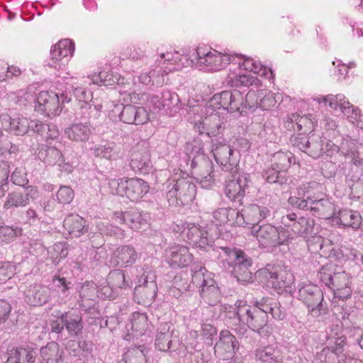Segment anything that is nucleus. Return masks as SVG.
<instances>
[{
  "instance_id": "nucleus-1",
  "label": "nucleus",
  "mask_w": 363,
  "mask_h": 363,
  "mask_svg": "<svg viewBox=\"0 0 363 363\" xmlns=\"http://www.w3.org/2000/svg\"><path fill=\"white\" fill-rule=\"evenodd\" d=\"M219 254L223 267L230 270L238 281L246 284L253 281L252 273L249 268L252 264V259L242 250L235 247H221Z\"/></svg>"
},
{
  "instance_id": "nucleus-2",
  "label": "nucleus",
  "mask_w": 363,
  "mask_h": 363,
  "mask_svg": "<svg viewBox=\"0 0 363 363\" xmlns=\"http://www.w3.org/2000/svg\"><path fill=\"white\" fill-rule=\"evenodd\" d=\"M188 157L191 160V167L199 181L202 187L208 188L213 182V163L209 157L204 154L201 143L194 140L192 143L188 144Z\"/></svg>"
},
{
  "instance_id": "nucleus-3",
  "label": "nucleus",
  "mask_w": 363,
  "mask_h": 363,
  "mask_svg": "<svg viewBox=\"0 0 363 363\" xmlns=\"http://www.w3.org/2000/svg\"><path fill=\"white\" fill-rule=\"evenodd\" d=\"M166 197L170 206H180L189 204L195 198L196 185L189 178L169 179L165 184Z\"/></svg>"
},
{
  "instance_id": "nucleus-4",
  "label": "nucleus",
  "mask_w": 363,
  "mask_h": 363,
  "mask_svg": "<svg viewBox=\"0 0 363 363\" xmlns=\"http://www.w3.org/2000/svg\"><path fill=\"white\" fill-rule=\"evenodd\" d=\"M191 62L196 60V65L206 71L217 72L225 69L231 61L229 55L206 46H199L194 52Z\"/></svg>"
},
{
  "instance_id": "nucleus-5",
  "label": "nucleus",
  "mask_w": 363,
  "mask_h": 363,
  "mask_svg": "<svg viewBox=\"0 0 363 363\" xmlns=\"http://www.w3.org/2000/svg\"><path fill=\"white\" fill-rule=\"evenodd\" d=\"M249 93L245 96L243 94L237 89L233 91H223L216 94L209 101V106L214 109L223 108L228 112H239L242 113L244 108L252 106L247 104V98Z\"/></svg>"
},
{
  "instance_id": "nucleus-6",
  "label": "nucleus",
  "mask_w": 363,
  "mask_h": 363,
  "mask_svg": "<svg viewBox=\"0 0 363 363\" xmlns=\"http://www.w3.org/2000/svg\"><path fill=\"white\" fill-rule=\"evenodd\" d=\"M212 143L211 151L216 162L223 171L229 172L234 178L238 172V164L233 149L221 138L212 140Z\"/></svg>"
},
{
  "instance_id": "nucleus-7",
  "label": "nucleus",
  "mask_w": 363,
  "mask_h": 363,
  "mask_svg": "<svg viewBox=\"0 0 363 363\" xmlns=\"http://www.w3.org/2000/svg\"><path fill=\"white\" fill-rule=\"evenodd\" d=\"M258 273L264 277L268 284L279 294H281L286 288H290L294 282V275L280 265H267Z\"/></svg>"
},
{
  "instance_id": "nucleus-8",
  "label": "nucleus",
  "mask_w": 363,
  "mask_h": 363,
  "mask_svg": "<svg viewBox=\"0 0 363 363\" xmlns=\"http://www.w3.org/2000/svg\"><path fill=\"white\" fill-rule=\"evenodd\" d=\"M242 325L262 336H267L269 333L268 315L256 307L242 304L241 311Z\"/></svg>"
},
{
  "instance_id": "nucleus-9",
  "label": "nucleus",
  "mask_w": 363,
  "mask_h": 363,
  "mask_svg": "<svg viewBox=\"0 0 363 363\" xmlns=\"http://www.w3.org/2000/svg\"><path fill=\"white\" fill-rule=\"evenodd\" d=\"M257 240L264 247H276L286 244L290 239L288 231L279 230L275 226L265 224L252 231Z\"/></svg>"
},
{
  "instance_id": "nucleus-10",
  "label": "nucleus",
  "mask_w": 363,
  "mask_h": 363,
  "mask_svg": "<svg viewBox=\"0 0 363 363\" xmlns=\"http://www.w3.org/2000/svg\"><path fill=\"white\" fill-rule=\"evenodd\" d=\"M118 113L120 120L125 123L141 125L148 121V113L145 108L133 105H116L112 111Z\"/></svg>"
},
{
  "instance_id": "nucleus-11",
  "label": "nucleus",
  "mask_w": 363,
  "mask_h": 363,
  "mask_svg": "<svg viewBox=\"0 0 363 363\" xmlns=\"http://www.w3.org/2000/svg\"><path fill=\"white\" fill-rule=\"evenodd\" d=\"M315 189H320L315 182L303 184L297 189L298 196L289 197V203L301 210L311 211L312 200L317 199L315 197Z\"/></svg>"
},
{
  "instance_id": "nucleus-12",
  "label": "nucleus",
  "mask_w": 363,
  "mask_h": 363,
  "mask_svg": "<svg viewBox=\"0 0 363 363\" xmlns=\"http://www.w3.org/2000/svg\"><path fill=\"white\" fill-rule=\"evenodd\" d=\"M74 51V45L69 39H64L53 45L50 50V67L61 68L67 64Z\"/></svg>"
},
{
  "instance_id": "nucleus-13",
  "label": "nucleus",
  "mask_w": 363,
  "mask_h": 363,
  "mask_svg": "<svg viewBox=\"0 0 363 363\" xmlns=\"http://www.w3.org/2000/svg\"><path fill=\"white\" fill-rule=\"evenodd\" d=\"M130 166L135 172L141 174L148 173L150 167V155L146 142L138 143L130 155Z\"/></svg>"
},
{
  "instance_id": "nucleus-14",
  "label": "nucleus",
  "mask_w": 363,
  "mask_h": 363,
  "mask_svg": "<svg viewBox=\"0 0 363 363\" xmlns=\"http://www.w3.org/2000/svg\"><path fill=\"white\" fill-rule=\"evenodd\" d=\"M274 209L272 206L250 204L242 210L245 225H252V230L263 219L273 217Z\"/></svg>"
},
{
  "instance_id": "nucleus-15",
  "label": "nucleus",
  "mask_w": 363,
  "mask_h": 363,
  "mask_svg": "<svg viewBox=\"0 0 363 363\" xmlns=\"http://www.w3.org/2000/svg\"><path fill=\"white\" fill-rule=\"evenodd\" d=\"M35 108L48 117L59 115L62 111L59 94L52 91H41L37 97Z\"/></svg>"
},
{
  "instance_id": "nucleus-16",
  "label": "nucleus",
  "mask_w": 363,
  "mask_h": 363,
  "mask_svg": "<svg viewBox=\"0 0 363 363\" xmlns=\"http://www.w3.org/2000/svg\"><path fill=\"white\" fill-rule=\"evenodd\" d=\"M38 196V191L36 186L28 185L22 191H16L8 194L4 208L9 209L11 208L23 207L27 206L30 200L35 199Z\"/></svg>"
},
{
  "instance_id": "nucleus-17",
  "label": "nucleus",
  "mask_w": 363,
  "mask_h": 363,
  "mask_svg": "<svg viewBox=\"0 0 363 363\" xmlns=\"http://www.w3.org/2000/svg\"><path fill=\"white\" fill-rule=\"evenodd\" d=\"M242 301L237 302L234 306L228 304L220 306V311L223 313L225 323L239 335H244L246 332L245 326L242 325Z\"/></svg>"
},
{
  "instance_id": "nucleus-18",
  "label": "nucleus",
  "mask_w": 363,
  "mask_h": 363,
  "mask_svg": "<svg viewBox=\"0 0 363 363\" xmlns=\"http://www.w3.org/2000/svg\"><path fill=\"white\" fill-rule=\"evenodd\" d=\"M174 328L171 323H161L157 328L155 346L160 352L176 350V340L173 337Z\"/></svg>"
},
{
  "instance_id": "nucleus-19",
  "label": "nucleus",
  "mask_w": 363,
  "mask_h": 363,
  "mask_svg": "<svg viewBox=\"0 0 363 363\" xmlns=\"http://www.w3.org/2000/svg\"><path fill=\"white\" fill-rule=\"evenodd\" d=\"M150 218L148 213L140 212L138 209H130L128 211L115 214L116 223H124L135 230H140L147 225Z\"/></svg>"
},
{
  "instance_id": "nucleus-20",
  "label": "nucleus",
  "mask_w": 363,
  "mask_h": 363,
  "mask_svg": "<svg viewBox=\"0 0 363 363\" xmlns=\"http://www.w3.org/2000/svg\"><path fill=\"white\" fill-rule=\"evenodd\" d=\"M225 122L218 113H211L206 116L197 126L200 135L206 134L209 138L222 135L225 130Z\"/></svg>"
},
{
  "instance_id": "nucleus-21",
  "label": "nucleus",
  "mask_w": 363,
  "mask_h": 363,
  "mask_svg": "<svg viewBox=\"0 0 363 363\" xmlns=\"http://www.w3.org/2000/svg\"><path fill=\"white\" fill-rule=\"evenodd\" d=\"M184 232L189 243L195 247L208 250V248L212 246L213 240L208 236V233L204 228L195 224H188Z\"/></svg>"
},
{
  "instance_id": "nucleus-22",
  "label": "nucleus",
  "mask_w": 363,
  "mask_h": 363,
  "mask_svg": "<svg viewBox=\"0 0 363 363\" xmlns=\"http://www.w3.org/2000/svg\"><path fill=\"white\" fill-rule=\"evenodd\" d=\"M193 258V255L184 245H174L166 250V259L172 267H187L192 262Z\"/></svg>"
},
{
  "instance_id": "nucleus-23",
  "label": "nucleus",
  "mask_w": 363,
  "mask_h": 363,
  "mask_svg": "<svg viewBox=\"0 0 363 363\" xmlns=\"http://www.w3.org/2000/svg\"><path fill=\"white\" fill-rule=\"evenodd\" d=\"M155 278L152 273L143 272L134 289V296L141 299L153 300L157 291Z\"/></svg>"
},
{
  "instance_id": "nucleus-24",
  "label": "nucleus",
  "mask_w": 363,
  "mask_h": 363,
  "mask_svg": "<svg viewBox=\"0 0 363 363\" xmlns=\"http://www.w3.org/2000/svg\"><path fill=\"white\" fill-rule=\"evenodd\" d=\"M2 128L16 135H24L29 131L30 119L23 116L11 118L6 113L0 114Z\"/></svg>"
},
{
  "instance_id": "nucleus-25",
  "label": "nucleus",
  "mask_w": 363,
  "mask_h": 363,
  "mask_svg": "<svg viewBox=\"0 0 363 363\" xmlns=\"http://www.w3.org/2000/svg\"><path fill=\"white\" fill-rule=\"evenodd\" d=\"M98 286L92 281L84 282L80 289L79 296L80 300L79 306L82 311L85 312H90L96 303L98 297Z\"/></svg>"
},
{
  "instance_id": "nucleus-26",
  "label": "nucleus",
  "mask_w": 363,
  "mask_h": 363,
  "mask_svg": "<svg viewBox=\"0 0 363 363\" xmlns=\"http://www.w3.org/2000/svg\"><path fill=\"white\" fill-rule=\"evenodd\" d=\"M56 318H62L65 323V328L71 336H77L80 334L84 328L82 317L76 311H67L62 313L60 311L55 312Z\"/></svg>"
},
{
  "instance_id": "nucleus-27",
  "label": "nucleus",
  "mask_w": 363,
  "mask_h": 363,
  "mask_svg": "<svg viewBox=\"0 0 363 363\" xmlns=\"http://www.w3.org/2000/svg\"><path fill=\"white\" fill-rule=\"evenodd\" d=\"M51 290L45 286H30L25 291V301L30 306H42L50 299Z\"/></svg>"
},
{
  "instance_id": "nucleus-28",
  "label": "nucleus",
  "mask_w": 363,
  "mask_h": 363,
  "mask_svg": "<svg viewBox=\"0 0 363 363\" xmlns=\"http://www.w3.org/2000/svg\"><path fill=\"white\" fill-rule=\"evenodd\" d=\"M331 288L334 291L335 297L341 300L347 299L352 295L350 287V277L345 272L333 273V280Z\"/></svg>"
},
{
  "instance_id": "nucleus-29",
  "label": "nucleus",
  "mask_w": 363,
  "mask_h": 363,
  "mask_svg": "<svg viewBox=\"0 0 363 363\" xmlns=\"http://www.w3.org/2000/svg\"><path fill=\"white\" fill-rule=\"evenodd\" d=\"M257 363H284V356L277 346L268 345L257 348L254 352Z\"/></svg>"
},
{
  "instance_id": "nucleus-30",
  "label": "nucleus",
  "mask_w": 363,
  "mask_h": 363,
  "mask_svg": "<svg viewBox=\"0 0 363 363\" xmlns=\"http://www.w3.org/2000/svg\"><path fill=\"white\" fill-rule=\"evenodd\" d=\"M138 258L135 249L131 245H121L112 254L111 262L118 267H128L133 264Z\"/></svg>"
},
{
  "instance_id": "nucleus-31",
  "label": "nucleus",
  "mask_w": 363,
  "mask_h": 363,
  "mask_svg": "<svg viewBox=\"0 0 363 363\" xmlns=\"http://www.w3.org/2000/svg\"><path fill=\"white\" fill-rule=\"evenodd\" d=\"M320 189H315V197L312 200L311 212L322 218H330L335 216V208L333 203L328 199L321 197Z\"/></svg>"
},
{
  "instance_id": "nucleus-32",
  "label": "nucleus",
  "mask_w": 363,
  "mask_h": 363,
  "mask_svg": "<svg viewBox=\"0 0 363 363\" xmlns=\"http://www.w3.org/2000/svg\"><path fill=\"white\" fill-rule=\"evenodd\" d=\"M248 186L247 179L245 176H239L237 179H230L225 186L226 196L234 202L242 203L245 194V189Z\"/></svg>"
},
{
  "instance_id": "nucleus-33",
  "label": "nucleus",
  "mask_w": 363,
  "mask_h": 363,
  "mask_svg": "<svg viewBox=\"0 0 363 363\" xmlns=\"http://www.w3.org/2000/svg\"><path fill=\"white\" fill-rule=\"evenodd\" d=\"M6 354V363H33L36 352L29 347H12L7 350Z\"/></svg>"
},
{
  "instance_id": "nucleus-34",
  "label": "nucleus",
  "mask_w": 363,
  "mask_h": 363,
  "mask_svg": "<svg viewBox=\"0 0 363 363\" xmlns=\"http://www.w3.org/2000/svg\"><path fill=\"white\" fill-rule=\"evenodd\" d=\"M215 349L218 352L223 353L225 358H230L233 357L238 349V342L228 330H222Z\"/></svg>"
},
{
  "instance_id": "nucleus-35",
  "label": "nucleus",
  "mask_w": 363,
  "mask_h": 363,
  "mask_svg": "<svg viewBox=\"0 0 363 363\" xmlns=\"http://www.w3.org/2000/svg\"><path fill=\"white\" fill-rule=\"evenodd\" d=\"M94 131V128L89 123H74L66 128L65 133L67 137L73 141L86 142L88 141Z\"/></svg>"
},
{
  "instance_id": "nucleus-36",
  "label": "nucleus",
  "mask_w": 363,
  "mask_h": 363,
  "mask_svg": "<svg viewBox=\"0 0 363 363\" xmlns=\"http://www.w3.org/2000/svg\"><path fill=\"white\" fill-rule=\"evenodd\" d=\"M298 295L308 308L315 304L320 305V302L323 301V292L316 285L308 284L301 287L299 289Z\"/></svg>"
},
{
  "instance_id": "nucleus-37",
  "label": "nucleus",
  "mask_w": 363,
  "mask_h": 363,
  "mask_svg": "<svg viewBox=\"0 0 363 363\" xmlns=\"http://www.w3.org/2000/svg\"><path fill=\"white\" fill-rule=\"evenodd\" d=\"M149 185L144 180L138 178L128 179L126 197L133 202H137L149 191Z\"/></svg>"
},
{
  "instance_id": "nucleus-38",
  "label": "nucleus",
  "mask_w": 363,
  "mask_h": 363,
  "mask_svg": "<svg viewBox=\"0 0 363 363\" xmlns=\"http://www.w3.org/2000/svg\"><path fill=\"white\" fill-rule=\"evenodd\" d=\"M63 226L72 237L79 238L86 230V220L79 215L70 214L65 218Z\"/></svg>"
},
{
  "instance_id": "nucleus-39",
  "label": "nucleus",
  "mask_w": 363,
  "mask_h": 363,
  "mask_svg": "<svg viewBox=\"0 0 363 363\" xmlns=\"http://www.w3.org/2000/svg\"><path fill=\"white\" fill-rule=\"evenodd\" d=\"M71 282L66 278L55 275L52 279V293L57 296V301L60 304L67 302L69 296Z\"/></svg>"
},
{
  "instance_id": "nucleus-40",
  "label": "nucleus",
  "mask_w": 363,
  "mask_h": 363,
  "mask_svg": "<svg viewBox=\"0 0 363 363\" xmlns=\"http://www.w3.org/2000/svg\"><path fill=\"white\" fill-rule=\"evenodd\" d=\"M42 360L46 363H59L62 360L63 351L56 342H50L40 349Z\"/></svg>"
},
{
  "instance_id": "nucleus-41",
  "label": "nucleus",
  "mask_w": 363,
  "mask_h": 363,
  "mask_svg": "<svg viewBox=\"0 0 363 363\" xmlns=\"http://www.w3.org/2000/svg\"><path fill=\"white\" fill-rule=\"evenodd\" d=\"M339 220V223L353 229H358L362 223V217L359 212L350 209L339 211L335 216Z\"/></svg>"
},
{
  "instance_id": "nucleus-42",
  "label": "nucleus",
  "mask_w": 363,
  "mask_h": 363,
  "mask_svg": "<svg viewBox=\"0 0 363 363\" xmlns=\"http://www.w3.org/2000/svg\"><path fill=\"white\" fill-rule=\"evenodd\" d=\"M38 155L39 159L50 165L58 164L60 167H62L64 164L62 154L55 147H43L39 150Z\"/></svg>"
},
{
  "instance_id": "nucleus-43",
  "label": "nucleus",
  "mask_w": 363,
  "mask_h": 363,
  "mask_svg": "<svg viewBox=\"0 0 363 363\" xmlns=\"http://www.w3.org/2000/svg\"><path fill=\"white\" fill-rule=\"evenodd\" d=\"M200 294L203 301L209 306H216L220 301V291L214 280H209L207 286L200 290Z\"/></svg>"
},
{
  "instance_id": "nucleus-44",
  "label": "nucleus",
  "mask_w": 363,
  "mask_h": 363,
  "mask_svg": "<svg viewBox=\"0 0 363 363\" xmlns=\"http://www.w3.org/2000/svg\"><path fill=\"white\" fill-rule=\"evenodd\" d=\"M281 223L295 234L301 235L303 225L306 224V218L300 217L297 219L296 213H290L281 217Z\"/></svg>"
},
{
  "instance_id": "nucleus-45",
  "label": "nucleus",
  "mask_w": 363,
  "mask_h": 363,
  "mask_svg": "<svg viewBox=\"0 0 363 363\" xmlns=\"http://www.w3.org/2000/svg\"><path fill=\"white\" fill-rule=\"evenodd\" d=\"M272 165L286 173L291 163H295V157L291 152L279 151L272 157Z\"/></svg>"
},
{
  "instance_id": "nucleus-46",
  "label": "nucleus",
  "mask_w": 363,
  "mask_h": 363,
  "mask_svg": "<svg viewBox=\"0 0 363 363\" xmlns=\"http://www.w3.org/2000/svg\"><path fill=\"white\" fill-rule=\"evenodd\" d=\"M316 101L320 104L323 102L325 104L328 103V105L331 109L335 111L340 110L343 113V107L345 108L349 104V101L345 99V97L342 94H328L325 96L318 97Z\"/></svg>"
},
{
  "instance_id": "nucleus-47",
  "label": "nucleus",
  "mask_w": 363,
  "mask_h": 363,
  "mask_svg": "<svg viewBox=\"0 0 363 363\" xmlns=\"http://www.w3.org/2000/svg\"><path fill=\"white\" fill-rule=\"evenodd\" d=\"M262 176L268 183L279 185L286 183L288 179L286 172L273 167V165L264 169Z\"/></svg>"
},
{
  "instance_id": "nucleus-48",
  "label": "nucleus",
  "mask_w": 363,
  "mask_h": 363,
  "mask_svg": "<svg viewBox=\"0 0 363 363\" xmlns=\"http://www.w3.org/2000/svg\"><path fill=\"white\" fill-rule=\"evenodd\" d=\"M92 82L100 86H112L120 83V78L113 73L101 71L98 74L93 75L91 78Z\"/></svg>"
},
{
  "instance_id": "nucleus-49",
  "label": "nucleus",
  "mask_w": 363,
  "mask_h": 363,
  "mask_svg": "<svg viewBox=\"0 0 363 363\" xmlns=\"http://www.w3.org/2000/svg\"><path fill=\"white\" fill-rule=\"evenodd\" d=\"M93 151L96 157L108 160H116L121 157L119 151L108 144L95 145Z\"/></svg>"
},
{
  "instance_id": "nucleus-50",
  "label": "nucleus",
  "mask_w": 363,
  "mask_h": 363,
  "mask_svg": "<svg viewBox=\"0 0 363 363\" xmlns=\"http://www.w3.org/2000/svg\"><path fill=\"white\" fill-rule=\"evenodd\" d=\"M21 228L4 225L0 221V244L12 242L17 236L21 235Z\"/></svg>"
},
{
  "instance_id": "nucleus-51",
  "label": "nucleus",
  "mask_w": 363,
  "mask_h": 363,
  "mask_svg": "<svg viewBox=\"0 0 363 363\" xmlns=\"http://www.w3.org/2000/svg\"><path fill=\"white\" fill-rule=\"evenodd\" d=\"M106 284H111L116 291L118 289L128 286L125 274L120 269L113 270L108 274L106 279Z\"/></svg>"
},
{
  "instance_id": "nucleus-52",
  "label": "nucleus",
  "mask_w": 363,
  "mask_h": 363,
  "mask_svg": "<svg viewBox=\"0 0 363 363\" xmlns=\"http://www.w3.org/2000/svg\"><path fill=\"white\" fill-rule=\"evenodd\" d=\"M130 325L132 330L135 333V335H143L148 325L147 316L140 313L134 314Z\"/></svg>"
},
{
  "instance_id": "nucleus-53",
  "label": "nucleus",
  "mask_w": 363,
  "mask_h": 363,
  "mask_svg": "<svg viewBox=\"0 0 363 363\" xmlns=\"http://www.w3.org/2000/svg\"><path fill=\"white\" fill-rule=\"evenodd\" d=\"M309 145L306 150V154L313 158H318L324 153V140L318 136L309 139Z\"/></svg>"
},
{
  "instance_id": "nucleus-54",
  "label": "nucleus",
  "mask_w": 363,
  "mask_h": 363,
  "mask_svg": "<svg viewBox=\"0 0 363 363\" xmlns=\"http://www.w3.org/2000/svg\"><path fill=\"white\" fill-rule=\"evenodd\" d=\"M9 162L5 160H0V197L5 195L9 190L8 179L10 172Z\"/></svg>"
},
{
  "instance_id": "nucleus-55",
  "label": "nucleus",
  "mask_w": 363,
  "mask_h": 363,
  "mask_svg": "<svg viewBox=\"0 0 363 363\" xmlns=\"http://www.w3.org/2000/svg\"><path fill=\"white\" fill-rule=\"evenodd\" d=\"M345 337L341 336L336 338L335 345L330 347L331 353L335 354L338 358V363H353L354 360L350 357H345L343 352V346L345 343Z\"/></svg>"
},
{
  "instance_id": "nucleus-56",
  "label": "nucleus",
  "mask_w": 363,
  "mask_h": 363,
  "mask_svg": "<svg viewBox=\"0 0 363 363\" xmlns=\"http://www.w3.org/2000/svg\"><path fill=\"white\" fill-rule=\"evenodd\" d=\"M11 182L16 186L26 187L29 181L27 178V172L23 166L16 167L11 172Z\"/></svg>"
},
{
  "instance_id": "nucleus-57",
  "label": "nucleus",
  "mask_w": 363,
  "mask_h": 363,
  "mask_svg": "<svg viewBox=\"0 0 363 363\" xmlns=\"http://www.w3.org/2000/svg\"><path fill=\"white\" fill-rule=\"evenodd\" d=\"M361 145L352 139L351 137L347 135L342 138L341 144L338 146L340 148V154L347 157L351 155L352 152L359 149Z\"/></svg>"
},
{
  "instance_id": "nucleus-58",
  "label": "nucleus",
  "mask_w": 363,
  "mask_h": 363,
  "mask_svg": "<svg viewBox=\"0 0 363 363\" xmlns=\"http://www.w3.org/2000/svg\"><path fill=\"white\" fill-rule=\"evenodd\" d=\"M314 118L313 115H306L301 117L297 116L296 119V125L301 133L307 134L311 132L314 127Z\"/></svg>"
},
{
  "instance_id": "nucleus-59",
  "label": "nucleus",
  "mask_w": 363,
  "mask_h": 363,
  "mask_svg": "<svg viewBox=\"0 0 363 363\" xmlns=\"http://www.w3.org/2000/svg\"><path fill=\"white\" fill-rule=\"evenodd\" d=\"M161 97L164 108H173L177 107L180 102V99L177 94L169 90H163L161 92Z\"/></svg>"
},
{
  "instance_id": "nucleus-60",
  "label": "nucleus",
  "mask_w": 363,
  "mask_h": 363,
  "mask_svg": "<svg viewBox=\"0 0 363 363\" xmlns=\"http://www.w3.org/2000/svg\"><path fill=\"white\" fill-rule=\"evenodd\" d=\"M209 280H213L210 274L207 273L205 268L201 267L199 270L196 271L192 275V282L196 286L202 289L203 287L207 286V282Z\"/></svg>"
},
{
  "instance_id": "nucleus-61",
  "label": "nucleus",
  "mask_w": 363,
  "mask_h": 363,
  "mask_svg": "<svg viewBox=\"0 0 363 363\" xmlns=\"http://www.w3.org/2000/svg\"><path fill=\"white\" fill-rule=\"evenodd\" d=\"M217 335L216 328L211 323H203L201 325V335L202 340L208 345L213 344V338Z\"/></svg>"
},
{
  "instance_id": "nucleus-62",
  "label": "nucleus",
  "mask_w": 363,
  "mask_h": 363,
  "mask_svg": "<svg viewBox=\"0 0 363 363\" xmlns=\"http://www.w3.org/2000/svg\"><path fill=\"white\" fill-rule=\"evenodd\" d=\"M16 272L15 265L10 262H0V283L9 280Z\"/></svg>"
},
{
  "instance_id": "nucleus-63",
  "label": "nucleus",
  "mask_w": 363,
  "mask_h": 363,
  "mask_svg": "<svg viewBox=\"0 0 363 363\" xmlns=\"http://www.w3.org/2000/svg\"><path fill=\"white\" fill-rule=\"evenodd\" d=\"M335 266L333 264H328L323 266L319 272L320 279L328 287H331L333 280V273Z\"/></svg>"
},
{
  "instance_id": "nucleus-64",
  "label": "nucleus",
  "mask_w": 363,
  "mask_h": 363,
  "mask_svg": "<svg viewBox=\"0 0 363 363\" xmlns=\"http://www.w3.org/2000/svg\"><path fill=\"white\" fill-rule=\"evenodd\" d=\"M126 363H146L147 359L143 350L133 348L127 353Z\"/></svg>"
}]
</instances>
